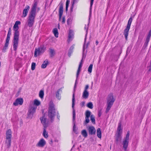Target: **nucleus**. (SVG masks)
I'll list each match as a JSON object with an SVG mask.
<instances>
[{
  "label": "nucleus",
  "mask_w": 151,
  "mask_h": 151,
  "mask_svg": "<svg viewBox=\"0 0 151 151\" xmlns=\"http://www.w3.org/2000/svg\"><path fill=\"white\" fill-rule=\"evenodd\" d=\"M37 5V2L35 1L32 5L31 11L28 17L27 25L30 27H32L34 23Z\"/></svg>",
  "instance_id": "obj_1"
},
{
  "label": "nucleus",
  "mask_w": 151,
  "mask_h": 151,
  "mask_svg": "<svg viewBox=\"0 0 151 151\" xmlns=\"http://www.w3.org/2000/svg\"><path fill=\"white\" fill-rule=\"evenodd\" d=\"M20 24V22L19 21H17L15 22L13 26V30L14 32L13 40V49L14 51L17 50L18 46L19 36V31L18 30L19 27L18 25Z\"/></svg>",
  "instance_id": "obj_2"
},
{
  "label": "nucleus",
  "mask_w": 151,
  "mask_h": 151,
  "mask_svg": "<svg viewBox=\"0 0 151 151\" xmlns=\"http://www.w3.org/2000/svg\"><path fill=\"white\" fill-rule=\"evenodd\" d=\"M54 104L52 102H50L48 111V116L50 119L51 122H52L55 116V111Z\"/></svg>",
  "instance_id": "obj_3"
},
{
  "label": "nucleus",
  "mask_w": 151,
  "mask_h": 151,
  "mask_svg": "<svg viewBox=\"0 0 151 151\" xmlns=\"http://www.w3.org/2000/svg\"><path fill=\"white\" fill-rule=\"evenodd\" d=\"M12 132L11 129L7 130L6 132V140L5 144L7 148H9L11 146Z\"/></svg>",
  "instance_id": "obj_4"
},
{
  "label": "nucleus",
  "mask_w": 151,
  "mask_h": 151,
  "mask_svg": "<svg viewBox=\"0 0 151 151\" xmlns=\"http://www.w3.org/2000/svg\"><path fill=\"white\" fill-rule=\"evenodd\" d=\"M115 100V99L114 98L112 94H110L107 99V106L106 111V113H107L110 110Z\"/></svg>",
  "instance_id": "obj_5"
},
{
  "label": "nucleus",
  "mask_w": 151,
  "mask_h": 151,
  "mask_svg": "<svg viewBox=\"0 0 151 151\" xmlns=\"http://www.w3.org/2000/svg\"><path fill=\"white\" fill-rule=\"evenodd\" d=\"M75 95L74 93H73V98H72V108L73 109V131L76 133V132L77 129L76 127L75 123L76 122L75 121L76 118V112L75 110L74 109V107L75 105Z\"/></svg>",
  "instance_id": "obj_6"
},
{
  "label": "nucleus",
  "mask_w": 151,
  "mask_h": 151,
  "mask_svg": "<svg viewBox=\"0 0 151 151\" xmlns=\"http://www.w3.org/2000/svg\"><path fill=\"white\" fill-rule=\"evenodd\" d=\"M63 12V5L62 3H61L60 4V6L59 9V21H61L63 24L65 23V17H63L62 18H61Z\"/></svg>",
  "instance_id": "obj_7"
},
{
  "label": "nucleus",
  "mask_w": 151,
  "mask_h": 151,
  "mask_svg": "<svg viewBox=\"0 0 151 151\" xmlns=\"http://www.w3.org/2000/svg\"><path fill=\"white\" fill-rule=\"evenodd\" d=\"M129 132L128 131L126 135L125 138H124L122 145L123 148L125 151H127V148L128 146L129 143Z\"/></svg>",
  "instance_id": "obj_8"
},
{
  "label": "nucleus",
  "mask_w": 151,
  "mask_h": 151,
  "mask_svg": "<svg viewBox=\"0 0 151 151\" xmlns=\"http://www.w3.org/2000/svg\"><path fill=\"white\" fill-rule=\"evenodd\" d=\"M46 47L43 45H41L40 47L36 48L35 51L34 56L36 57L37 55H39L43 53L46 50Z\"/></svg>",
  "instance_id": "obj_9"
},
{
  "label": "nucleus",
  "mask_w": 151,
  "mask_h": 151,
  "mask_svg": "<svg viewBox=\"0 0 151 151\" xmlns=\"http://www.w3.org/2000/svg\"><path fill=\"white\" fill-rule=\"evenodd\" d=\"M37 107L34 106H30L28 110L27 113V118L29 119H31L33 116V114L35 112Z\"/></svg>",
  "instance_id": "obj_10"
},
{
  "label": "nucleus",
  "mask_w": 151,
  "mask_h": 151,
  "mask_svg": "<svg viewBox=\"0 0 151 151\" xmlns=\"http://www.w3.org/2000/svg\"><path fill=\"white\" fill-rule=\"evenodd\" d=\"M131 23V22H130L129 21H128L126 28L124 31V35L126 40H127V37L128 35V32L130 28Z\"/></svg>",
  "instance_id": "obj_11"
},
{
  "label": "nucleus",
  "mask_w": 151,
  "mask_h": 151,
  "mask_svg": "<svg viewBox=\"0 0 151 151\" xmlns=\"http://www.w3.org/2000/svg\"><path fill=\"white\" fill-rule=\"evenodd\" d=\"M88 130L89 135H94L95 134L96 130L93 126L89 127L88 128Z\"/></svg>",
  "instance_id": "obj_12"
},
{
  "label": "nucleus",
  "mask_w": 151,
  "mask_h": 151,
  "mask_svg": "<svg viewBox=\"0 0 151 151\" xmlns=\"http://www.w3.org/2000/svg\"><path fill=\"white\" fill-rule=\"evenodd\" d=\"M89 23H88V24L87 25H85V27H84V29L85 30H86V35H85V41H84V44L83 46V53L84 51H85V49L86 48H87V45H85V43L86 42V36H87V32H88V25H89Z\"/></svg>",
  "instance_id": "obj_13"
},
{
  "label": "nucleus",
  "mask_w": 151,
  "mask_h": 151,
  "mask_svg": "<svg viewBox=\"0 0 151 151\" xmlns=\"http://www.w3.org/2000/svg\"><path fill=\"white\" fill-rule=\"evenodd\" d=\"M46 142L45 140L43 138L40 139L36 145V146L39 147H43L46 144Z\"/></svg>",
  "instance_id": "obj_14"
},
{
  "label": "nucleus",
  "mask_w": 151,
  "mask_h": 151,
  "mask_svg": "<svg viewBox=\"0 0 151 151\" xmlns=\"http://www.w3.org/2000/svg\"><path fill=\"white\" fill-rule=\"evenodd\" d=\"M40 120L42 123L43 125L44 128H46L48 125L46 118L44 116H42L40 118Z\"/></svg>",
  "instance_id": "obj_15"
},
{
  "label": "nucleus",
  "mask_w": 151,
  "mask_h": 151,
  "mask_svg": "<svg viewBox=\"0 0 151 151\" xmlns=\"http://www.w3.org/2000/svg\"><path fill=\"white\" fill-rule=\"evenodd\" d=\"M23 101L22 98H18L13 103V105L15 106H17L18 104L22 105L23 104Z\"/></svg>",
  "instance_id": "obj_16"
},
{
  "label": "nucleus",
  "mask_w": 151,
  "mask_h": 151,
  "mask_svg": "<svg viewBox=\"0 0 151 151\" xmlns=\"http://www.w3.org/2000/svg\"><path fill=\"white\" fill-rule=\"evenodd\" d=\"M121 123H119L116 131V135L120 137H121L122 130V129L121 128Z\"/></svg>",
  "instance_id": "obj_17"
},
{
  "label": "nucleus",
  "mask_w": 151,
  "mask_h": 151,
  "mask_svg": "<svg viewBox=\"0 0 151 151\" xmlns=\"http://www.w3.org/2000/svg\"><path fill=\"white\" fill-rule=\"evenodd\" d=\"M30 9V7L27 5L24 9L23 12V16L24 17H25L27 15V13Z\"/></svg>",
  "instance_id": "obj_18"
},
{
  "label": "nucleus",
  "mask_w": 151,
  "mask_h": 151,
  "mask_svg": "<svg viewBox=\"0 0 151 151\" xmlns=\"http://www.w3.org/2000/svg\"><path fill=\"white\" fill-rule=\"evenodd\" d=\"M81 68L78 67V69L77 70V73H76V81L75 83V84L74 88H76V84L77 83V80L78 78V77L79 74H80V72L81 70Z\"/></svg>",
  "instance_id": "obj_19"
},
{
  "label": "nucleus",
  "mask_w": 151,
  "mask_h": 151,
  "mask_svg": "<svg viewBox=\"0 0 151 151\" xmlns=\"http://www.w3.org/2000/svg\"><path fill=\"white\" fill-rule=\"evenodd\" d=\"M89 96V93L88 91H84L82 97L85 99H87L88 98Z\"/></svg>",
  "instance_id": "obj_20"
},
{
  "label": "nucleus",
  "mask_w": 151,
  "mask_h": 151,
  "mask_svg": "<svg viewBox=\"0 0 151 151\" xmlns=\"http://www.w3.org/2000/svg\"><path fill=\"white\" fill-rule=\"evenodd\" d=\"M50 57L52 58L55 54V50L52 48H50Z\"/></svg>",
  "instance_id": "obj_21"
},
{
  "label": "nucleus",
  "mask_w": 151,
  "mask_h": 151,
  "mask_svg": "<svg viewBox=\"0 0 151 151\" xmlns=\"http://www.w3.org/2000/svg\"><path fill=\"white\" fill-rule=\"evenodd\" d=\"M48 63V61L47 59H46L43 62L42 64L41 65V68H46L47 65Z\"/></svg>",
  "instance_id": "obj_22"
},
{
  "label": "nucleus",
  "mask_w": 151,
  "mask_h": 151,
  "mask_svg": "<svg viewBox=\"0 0 151 151\" xmlns=\"http://www.w3.org/2000/svg\"><path fill=\"white\" fill-rule=\"evenodd\" d=\"M74 45H72L70 47L69 50L68 52V55L69 57H70L71 56V54L73 52V50L74 48Z\"/></svg>",
  "instance_id": "obj_23"
},
{
  "label": "nucleus",
  "mask_w": 151,
  "mask_h": 151,
  "mask_svg": "<svg viewBox=\"0 0 151 151\" xmlns=\"http://www.w3.org/2000/svg\"><path fill=\"white\" fill-rule=\"evenodd\" d=\"M97 137L99 138H101V129L100 128L97 129Z\"/></svg>",
  "instance_id": "obj_24"
},
{
  "label": "nucleus",
  "mask_w": 151,
  "mask_h": 151,
  "mask_svg": "<svg viewBox=\"0 0 151 151\" xmlns=\"http://www.w3.org/2000/svg\"><path fill=\"white\" fill-rule=\"evenodd\" d=\"M62 91L60 89H58L57 90L56 93V97L59 99H60L61 98L60 95L59 93L60 92H61Z\"/></svg>",
  "instance_id": "obj_25"
},
{
  "label": "nucleus",
  "mask_w": 151,
  "mask_h": 151,
  "mask_svg": "<svg viewBox=\"0 0 151 151\" xmlns=\"http://www.w3.org/2000/svg\"><path fill=\"white\" fill-rule=\"evenodd\" d=\"M81 134L82 136L85 138L87 137L88 136V134L86 130H83L81 132Z\"/></svg>",
  "instance_id": "obj_26"
},
{
  "label": "nucleus",
  "mask_w": 151,
  "mask_h": 151,
  "mask_svg": "<svg viewBox=\"0 0 151 151\" xmlns=\"http://www.w3.org/2000/svg\"><path fill=\"white\" fill-rule=\"evenodd\" d=\"M53 32L55 37H58V33L57 29L56 28H55L53 30Z\"/></svg>",
  "instance_id": "obj_27"
},
{
  "label": "nucleus",
  "mask_w": 151,
  "mask_h": 151,
  "mask_svg": "<svg viewBox=\"0 0 151 151\" xmlns=\"http://www.w3.org/2000/svg\"><path fill=\"white\" fill-rule=\"evenodd\" d=\"M46 128H44L43 135L45 137L47 138L48 137V134L47 132L46 131Z\"/></svg>",
  "instance_id": "obj_28"
},
{
  "label": "nucleus",
  "mask_w": 151,
  "mask_h": 151,
  "mask_svg": "<svg viewBox=\"0 0 151 151\" xmlns=\"http://www.w3.org/2000/svg\"><path fill=\"white\" fill-rule=\"evenodd\" d=\"M87 106L90 109H92L93 108V105L92 102H90L87 104Z\"/></svg>",
  "instance_id": "obj_29"
},
{
  "label": "nucleus",
  "mask_w": 151,
  "mask_h": 151,
  "mask_svg": "<svg viewBox=\"0 0 151 151\" xmlns=\"http://www.w3.org/2000/svg\"><path fill=\"white\" fill-rule=\"evenodd\" d=\"M44 95V92L43 91L41 90L39 93V96L41 99L43 98Z\"/></svg>",
  "instance_id": "obj_30"
},
{
  "label": "nucleus",
  "mask_w": 151,
  "mask_h": 151,
  "mask_svg": "<svg viewBox=\"0 0 151 151\" xmlns=\"http://www.w3.org/2000/svg\"><path fill=\"white\" fill-rule=\"evenodd\" d=\"M91 120L93 124H95V118L93 115H92L90 116Z\"/></svg>",
  "instance_id": "obj_31"
},
{
  "label": "nucleus",
  "mask_w": 151,
  "mask_h": 151,
  "mask_svg": "<svg viewBox=\"0 0 151 151\" xmlns=\"http://www.w3.org/2000/svg\"><path fill=\"white\" fill-rule=\"evenodd\" d=\"M91 114V112L89 110H87L86 112V117H89Z\"/></svg>",
  "instance_id": "obj_32"
},
{
  "label": "nucleus",
  "mask_w": 151,
  "mask_h": 151,
  "mask_svg": "<svg viewBox=\"0 0 151 151\" xmlns=\"http://www.w3.org/2000/svg\"><path fill=\"white\" fill-rule=\"evenodd\" d=\"M40 104V102L37 99H35L34 101V104L38 106Z\"/></svg>",
  "instance_id": "obj_33"
},
{
  "label": "nucleus",
  "mask_w": 151,
  "mask_h": 151,
  "mask_svg": "<svg viewBox=\"0 0 151 151\" xmlns=\"http://www.w3.org/2000/svg\"><path fill=\"white\" fill-rule=\"evenodd\" d=\"M73 34L72 31L70 30L68 35V38L69 39H70L73 37Z\"/></svg>",
  "instance_id": "obj_34"
},
{
  "label": "nucleus",
  "mask_w": 151,
  "mask_h": 151,
  "mask_svg": "<svg viewBox=\"0 0 151 151\" xmlns=\"http://www.w3.org/2000/svg\"><path fill=\"white\" fill-rule=\"evenodd\" d=\"M92 67H93V65L92 64H91L90 65L88 69V71L90 73H91L92 72Z\"/></svg>",
  "instance_id": "obj_35"
},
{
  "label": "nucleus",
  "mask_w": 151,
  "mask_h": 151,
  "mask_svg": "<svg viewBox=\"0 0 151 151\" xmlns=\"http://www.w3.org/2000/svg\"><path fill=\"white\" fill-rule=\"evenodd\" d=\"M36 64L35 63H32L31 65V69L33 70H35V67Z\"/></svg>",
  "instance_id": "obj_36"
},
{
  "label": "nucleus",
  "mask_w": 151,
  "mask_h": 151,
  "mask_svg": "<svg viewBox=\"0 0 151 151\" xmlns=\"http://www.w3.org/2000/svg\"><path fill=\"white\" fill-rule=\"evenodd\" d=\"M77 0H73V3L71 7V10H72L73 8V7L74 4L77 2Z\"/></svg>",
  "instance_id": "obj_37"
},
{
  "label": "nucleus",
  "mask_w": 151,
  "mask_h": 151,
  "mask_svg": "<svg viewBox=\"0 0 151 151\" xmlns=\"http://www.w3.org/2000/svg\"><path fill=\"white\" fill-rule=\"evenodd\" d=\"M89 117H85V121L84 122V123H85V124L88 123L89 122Z\"/></svg>",
  "instance_id": "obj_38"
},
{
  "label": "nucleus",
  "mask_w": 151,
  "mask_h": 151,
  "mask_svg": "<svg viewBox=\"0 0 151 151\" xmlns=\"http://www.w3.org/2000/svg\"><path fill=\"white\" fill-rule=\"evenodd\" d=\"M121 137L119 136L116 135V141L118 142L121 140Z\"/></svg>",
  "instance_id": "obj_39"
},
{
  "label": "nucleus",
  "mask_w": 151,
  "mask_h": 151,
  "mask_svg": "<svg viewBox=\"0 0 151 151\" xmlns=\"http://www.w3.org/2000/svg\"><path fill=\"white\" fill-rule=\"evenodd\" d=\"M71 19L70 18L68 19L67 20V24L69 25L71 24Z\"/></svg>",
  "instance_id": "obj_40"
},
{
  "label": "nucleus",
  "mask_w": 151,
  "mask_h": 151,
  "mask_svg": "<svg viewBox=\"0 0 151 151\" xmlns=\"http://www.w3.org/2000/svg\"><path fill=\"white\" fill-rule=\"evenodd\" d=\"M150 38V37L147 36L145 42L147 43H148L149 41Z\"/></svg>",
  "instance_id": "obj_41"
},
{
  "label": "nucleus",
  "mask_w": 151,
  "mask_h": 151,
  "mask_svg": "<svg viewBox=\"0 0 151 151\" xmlns=\"http://www.w3.org/2000/svg\"><path fill=\"white\" fill-rule=\"evenodd\" d=\"M102 114L101 110L100 109L98 111V116L99 117L101 116Z\"/></svg>",
  "instance_id": "obj_42"
},
{
  "label": "nucleus",
  "mask_w": 151,
  "mask_h": 151,
  "mask_svg": "<svg viewBox=\"0 0 151 151\" xmlns=\"http://www.w3.org/2000/svg\"><path fill=\"white\" fill-rule=\"evenodd\" d=\"M89 87V86L88 85H87L86 86L85 89L84 91H87V90L88 89Z\"/></svg>",
  "instance_id": "obj_43"
},
{
  "label": "nucleus",
  "mask_w": 151,
  "mask_h": 151,
  "mask_svg": "<svg viewBox=\"0 0 151 151\" xmlns=\"http://www.w3.org/2000/svg\"><path fill=\"white\" fill-rule=\"evenodd\" d=\"M85 102L84 101H83L81 102L80 104L81 106L82 107H83L85 105Z\"/></svg>",
  "instance_id": "obj_44"
},
{
  "label": "nucleus",
  "mask_w": 151,
  "mask_h": 151,
  "mask_svg": "<svg viewBox=\"0 0 151 151\" xmlns=\"http://www.w3.org/2000/svg\"><path fill=\"white\" fill-rule=\"evenodd\" d=\"M10 39V37H7L6 42L9 43Z\"/></svg>",
  "instance_id": "obj_45"
},
{
  "label": "nucleus",
  "mask_w": 151,
  "mask_h": 151,
  "mask_svg": "<svg viewBox=\"0 0 151 151\" xmlns=\"http://www.w3.org/2000/svg\"><path fill=\"white\" fill-rule=\"evenodd\" d=\"M9 44V43L6 42L5 45H4V47H5V48L6 47H8Z\"/></svg>",
  "instance_id": "obj_46"
},
{
  "label": "nucleus",
  "mask_w": 151,
  "mask_h": 151,
  "mask_svg": "<svg viewBox=\"0 0 151 151\" xmlns=\"http://www.w3.org/2000/svg\"><path fill=\"white\" fill-rule=\"evenodd\" d=\"M70 3V1L68 0H67L66 2V6H68Z\"/></svg>",
  "instance_id": "obj_47"
},
{
  "label": "nucleus",
  "mask_w": 151,
  "mask_h": 151,
  "mask_svg": "<svg viewBox=\"0 0 151 151\" xmlns=\"http://www.w3.org/2000/svg\"><path fill=\"white\" fill-rule=\"evenodd\" d=\"M147 36L151 37V29L150 30L149 33Z\"/></svg>",
  "instance_id": "obj_48"
},
{
  "label": "nucleus",
  "mask_w": 151,
  "mask_h": 151,
  "mask_svg": "<svg viewBox=\"0 0 151 151\" xmlns=\"http://www.w3.org/2000/svg\"><path fill=\"white\" fill-rule=\"evenodd\" d=\"M93 1H94V0H91V2H90L91 6H92L93 4Z\"/></svg>",
  "instance_id": "obj_49"
},
{
  "label": "nucleus",
  "mask_w": 151,
  "mask_h": 151,
  "mask_svg": "<svg viewBox=\"0 0 151 151\" xmlns=\"http://www.w3.org/2000/svg\"><path fill=\"white\" fill-rule=\"evenodd\" d=\"M11 32H8V34L7 35V37H10V36H11Z\"/></svg>",
  "instance_id": "obj_50"
},
{
  "label": "nucleus",
  "mask_w": 151,
  "mask_h": 151,
  "mask_svg": "<svg viewBox=\"0 0 151 151\" xmlns=\"http://www.w3.org/2000/svg\"><path fill=\"white\" fill-rule=\"evenodd\" d=\"M91 6H90V12H89V17H90V16H91Z\"/></svg>",
  "instance_id": "obj_51"
},
{
  "label": "nucleus",
  "mask_w": 151,
  "mask_h": 151,
  "mask_svg": "<svg viewBox=\"0 0 151 151\" xmlns=\"http://www.w3.org/2000/svg\"><path fill=\"white\" fill-rule=\"evenodd\" d=\"M7 47H6L5 48V47H4L3 48V50H2V51L3 52H5V50H6L7 49Z\"/></svg>",
  "instance_id": "obj_52"
},
{
  "label": "nucleus",
  "mask_w": 151,
  "mask_h": 151,
  "mask_svg": "<svg viewBox=\"0 0 151 151\" xmlns=\"http://www.w3.org/2000/svg\"><path fill=\"white\" fill-rule=\"evenodd\" d=\"M82 66V63H81V62H80L78 67H80V68H81Z\"/></svg>",
  "instance_id": "obj_53"
},
{
  "label": "nucleus",
  "mask_w": 151,
  "mask_h": 151,
  "mask_svg": "<svg viewBox=\"0 0 151 151\" xmlns=\"http://www.w3.org/2000/svg\"><path fill=\"white\" fill-rule=\"evenodd\" d=\"M132 18L131 17H130V18L129 19V21H129V22H132Z\"/></svg>",
  "instance_id": "obj_54"
},
{
  "label": "nucleus",
  "mask_w": 151,
  "mask_h": 151,
  "mask_svg": "<svg viewBox=\"0 0 151 151\" xmlns=\"http://www.w3.org/2000/svg\"><path fill=\"white\" fill-rule=\"evenodd\" d=\"M148 43H147L146 42H145V43H144V45H145V46H147L148 45Z\"/></svg>",
  "instance_id": "obj_55"
},
{
  "label": "nucleus",
  "mask_w": 151,
  "mask_h": 151,
  "mask_svg": "<svg viewBox=\"0 0 151 151\" xmlns=\"http://www.w3.org/2000/svg\"><path fill=\"white\" fill-rule=\"evenodd\" d=\"M37 10V11H39V10H40V8L39 7H36V10Z\"/></svg>",
  "instance_id": "obj_56"
},
{
  "label": "nucleus",
  "mask_w": 151,
  "mask_h": 151,
  "mask_svg": "<svg viewBox=\"0 0 151 151\" xmlns=\"http://www.w3.org/2000/svg\"><path fill=\"white\" fill-rule=\"evenodd\" d=\"M149 68L148 69V71H150L151 70V67H149V66L148 67Z\"/></svg>",
  "instance_id": "obj_57"
},
{
  "label": "nucleus",
  "mask_w": 151,
  "mask_h": 151,
  "mask_svg": "<svg viewBox=\"0 0 151 151\" xmlns=\"http://www.w3.org/2000/svg\"><path fill=\"white\" fill-rule=\"evenodd\" d=\"M8 32H11V28H9Z\"/></svg>",
  "instance_id": "obj_58"
},
{
  "label": "nucleus",
  "mask_w": 151,
  "mask_h": 151,
  "mask_svg": "<svg viewBox=\"0 0 151 151\" xmlns=\"http://www.w3.org/2000/svg\"><path fill=\"white\" fill-rule=\"evenodd\" d=\"M68 6H66V11H67L68 10Z\"/></svg>",
  "instance_id": "obj_59"
},
{
  "label": "nucleus",
  "mask_w": 151,
  "mask_h": 151,
  "mask_svg": "<svg viewBox=\"0 0 151 151\" xmlns=\"http://www.w3.org/2000/svg\"><path fill=\"white\" fill-rule=\"evenodd\" d=\"M83 58H82V59L81 60V62H81V63H82V62H83Z\"/></svg>",
  "instance_id": "obj_60"
},
{
  "label": "nucleus",
  "mask_w": 151,
  "mask_h": 151,
  "mask_svg": "<svg viewBox=\"0 0 151 151\" xmlns=\"http://www.w3.org/2000/svg\"><path fill=\"white\" fill-rule=\"evenodd\" d=\"M99 43V42L98 41H96V45H97Z\"/></svg>",
  "instance_id": "obj_61"
},
{
  "label": "nucleus",
  "mask_w": 151,
  "mask_h": 151,
  "mask_svg": "<svg viewBox=\"0 0 151 151\" xmlns=\"http://www.w3.org/2000/svg\"><path fill=\"white\" fill-rule=\"evenodd\" d=\"M58 28L59 29H60V25H59V23L58 24Z\"/></svg>",
  "instance_id": "obj_62"
},
{
  "label": "nucleus",
  "mask_w": 151,
  "mask_h": 151,
  "mask_svg": "<svg viewBox=\"0 0 151 151\" xmlns=\"http://www.w3.org/2000/svg\"><path fill=\"white\" fill-rule=\"evenodd\" d=\"M57 118H58V119H59V118L60 117V116H59L58 115L57 116Z\"/></svg>",
  "instance_id": "obj_63"
},
{
  "label": "nucleus",
  "mask_w": 151,
  "mask_h": 151,
  "mask_svg": "<svg viewBox=\"0 0 151 151\" xmlns=\"http://www.w3.org/2000/svg\"><path fill=\"white\" fill-rule=\"evenodd\" d=\"M51 142L52 143V140H51Z\"/></svg>",
  "instance_id": "obj_64"
}]
</instances>
